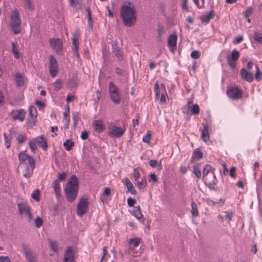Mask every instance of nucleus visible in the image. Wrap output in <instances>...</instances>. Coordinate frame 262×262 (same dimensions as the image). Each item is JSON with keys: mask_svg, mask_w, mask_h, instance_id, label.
<instances>
[{"mask_svg": "<svg viewBox=\"0 0 262 262\" xmlns=\"http://www.w3.org/2000/svg\"><path fill=\"white\" fill-rule=\"evenodd\" d=\"M59 182H57L56 181H53L52 183V185H53L54 190L55 191V193L57 199L61 197V189L59 185Z\"/></svg>", "mask_w": 262, "mask_h": 262, "instance_id": "b1692460", "label": "nucleus"}, {"mask_svg": "<svg viewBox=\"0 0 262 262\" xmlns=\"http://www.w3.org/2000/svg\"><path fill=\"white\" fill-rule=\"evenodd\" d=\"M18 211L20 214L25 213L28 216L30 220L32 218V215L30 211V208L26 203H20L18 204Z\"/></svg>", "mask_w": 262, "mask_h": 262, "instance_id": "2eb2a0df", "label": "nucleus"}, {"mask_svg": "<svg viewBox=\"0 0 262 262\" xmlns=\"http://www.w3.org/2000/svg\"><path fill=\"white\" fill-rule=\"evenodd\" d=\"M36 144H37V145L41 147L43 150H46L48 148V144H47V141L46 139V138L40 135L38 137H37L34 140Z\"/></svg>", "mask_w": 262, "mask_h": 262, "instance_id": "f3484780", "label": "nucleus"}, {"mask_svg": "<svg viewBox=\"0 0 262 262\" xmlns=\"http://www.w3.org/2000/svg\"><path fill=\"white\" fill-rule=\"evenodd\" d=\"M27 160L28 161L29 164L31 168H32V170L33 171V169L35 168V163L34 159L32 156H29Z\"/></svg>", "mask_w": 262, "mask_h": 262, "instance_id": "8fccbe9b", "label": "nucleus"}, {"mask_svg": "<svg viewBox=\"0 0 262 262\" xmlns=\"http://www.w3.org/2000/svg\"><path fill=\"white\" fill-rule=\"evenodd\" d=\"M22 249L25 257L28 262H37L36 253L31 250L29 245L23 244Z\"/></svg>", "mask_w": 262, "mask_h": 262, "instance_id": "39448f33", "label": "nucleus"}, {"mask_svg": "<svg viewBox=\"0 0 262 262\" xmlns=\"http://www.w3.org/2000/svg\"><path fill=\"white\" fill-rule=\"evenodd\" d=\"M133 214L138 219H140L143 217L139 206L134 207L133 210Z\"/></svg>", "mask_w": 262, "mask_h": 262, "instance_id": "c756f323", "label": "nucleus"}, {"mask_svg": "<svg viewBox=\"0 0 262 262\" xmlns=\"http://www.w3.org/2000/svg\"><path fill=\"white\" fill-rule=\"evenodd\" d=\"M133 176L135 181H137L139 178L140 173L139 172L138 168H134Z\"/></svg>", "mask_w": 262, "mask_h": 262, "instance_id": "680f3d73", "label": "nucleus"}, {"mask_svg": "<svg viewBox=\"0 0 262 262\" xmlns=\"http://www.w3.org/2000/svg\"><path fill=\"white\" fill-rule=\"evenodd\" d=\"M79 189V181L76 175H72L68 180L64 188L67 200L72 203L76 199Z\"/></svg>", "mask_w": 262, "mask_h": 262, "instance_id": "f03ea898", "label": "nucleus"}, {"mask_svg": "<svg viewBox=\"0 0 262 262\" xmlns=\"http://www.w3.org/2000/svg\"><path fill=\"white\" fill-rule=\"evenodd\" d=\"M215 15L214 10H211L209 13H206L204 15H202L200 17V19L202 22L205 24H208L211 18H213Z\"/></svg>", "mask_w": 262, "mask_h": 262, "instance_id": "6ab92c4d", "label": "nucleus"}, {"mask_svg": "<svg viewBox=\"0 0 262 262\" xmlns=\"http://www.w3.org/2000/svg\"><path fill=\"white\" fill-rule=\"evenodd\" d=\"M241 75L243 79L249 82H251L253 80L252 75L248 72L245 68L241 70Z\"/></svg>", "mask_w": 262, "mask_h": 262, "instance_id": "a211bd4d", "label": "nucleus"}, {"mask_svg": "<svg viewBox=\"0 0 262 262\" xmlns=\"http://www.w3.org/2000/svg\"><path fill=\"white\" fill-rule=\"evenodd\" d=\"M49 69L50 74L53 77H55L58 72V67L57 61L53 55H51L49 58Z\"/></svg>", "mask_w": 262, "mask_h": 262, "instance_id": "1a4fd4ad", "label": "nucleus"}, {"mask_svg": "<svg viewBox=\"0 0 262 262\" xmlns=\"http://www.w3.org/2000/svg\"><path fill=\"white\" fill-rule=\"evenodd\" d=\"M79 30L78 29L76 30L72 38V45L74 46H79Z\"/></svg>", "mask_w": 262, "mask_h": 262, "instance_id": "7c9ffc66", "label": "nucleus"}, {"mask_svg": "<svg viewBox=\"0 0 262 262\" xmlns=\"http://www.w3.org/2000/svg\"><path fill=\"white\" fill-rule=\"evenodd\" d=\"M108 93L110 99L114 104L117 105L121 102V94L119 88L111 81L108 84Z\"/></svg>", "mask_w": 262, "mask_h": 262, "instance_id": "7ed1b4c3", "label": "nucleus"}, {"mask_svg": "<svg viewBox=\"0 0 262 262\" xmlns=\"http://www.w3.org/2000/svg\"><path fill=\"white\" fill-rule=\"evenodd\" d=\"M21 19L19 16V12L16 10L12 12L11 15V22L10 25L12 30L14 34H17L20 33L21 31L20 25Z\"/></svg>", "mask_w": 262, "mask_h": 262, "instance_id": "20e7f679", "label": "nucleus"}, {"mask_svg": "<svg viewBox=\"0 0 262 262\" xmlns=\"http://www.w3.org/2000/svg\"><path fill=\"white\" fill-rule=\"evenodd\" d=\"M12 52L14 54V56L16 59H18L19 57V52L18 50L16 49V44L15 42H12Z\"/></svg>", "mask_w": 262, "mask_h": 262, "instance_id": "a19ab883", "label": "nucleus"}, {"mask_svg": "<svg viewBox=\"0 0 262 262\" xmlns=\"http://www.w3.org/2000/svg\"><path fill=\"white\" fill-rule=\"evenodd\" d=\"M94 126L95 130L99 133L102 132L104 129L102 121L100 120H95L94 123Z\"/></svg>", "mask_w": 262, "mask_h": 262, "instance_id": "5701e85b", "label": "nucleus"}, {"mask_svg": "<svg viewBox=\"0 0 262 262\" xmlns=\"http://www.w3.org/2000/svg\"><path fill=\"white\" fill-rule=\"evenodd\" d=\"M193 172L198 179H200L201 177V172L198 165L193 166Z\"/></svg>", "mask_w": 262, "mask_h": 262, "instance_id": "4c0bfd02", "label": "nucleus"}, {"mask_svg": "<svg viewBox=\"0 0 262 262\" xmlns=\"http://www.w3.org/2000/svg\"><path fill=\"white\" fill-rule=\"evenodd\" d=\"M63 262H75V252L72 247H68L64 253Z\"/></svg>", "mask_w": 262, "mask_h": 262, "instance_id": "f8f14e48", "label": "nucleus"}, {"mask_svg": "<svg viewBox=\"0 0 262 262\" xmlns=\"http://www.w3.org/2000/svg\"><path fill=\"white\" fill-rule=\"evenodd\" d=\"M4 141H5V146L7 148H9L10 147L11 145V140L9 139L8 136L6 133L4 134Z\"/></svg>", "mask_w": 262, "mask_h": 262, "instance_id": "603ef678", "label": "nucleus"}, {"mask_svg": "<svg viewBox=\"0 0 262 262\" xmlns=\"http://www.w3.org/2000/svg\"><path fill=\"white\" fill-rule=\"evenodd\" d=\"M131 6L132 3L127 2L120 9V17L123 25L127 27H131L136 21V9Z\"/></svg>", "mask_w": 262, "mask_h": 262, "instance_id": "f257e3e1", "label": "nucleus"}, {"mask_svg": "<svg viewBox=\"0 0 262 262\" xmlns=\"http://www.w3.org/2000/svg\"><path fill=\"white\" fill-rule=\"evenodd\" d=\"M24 7L30 10L34 9V5L32 4L31 0H24Z\"/></svg>", "mask_w": 262, "mask_h": 262, "instance_id": "37998d69", "label": "nucleus"}, {"mask_svg": "<svg viewBox=\"0 0 262 262\" xmlns=\"http://www.w3.org/2000/svg\"><path fill=\"white\" fill-rule=\"evenodd\" d=\"M151 139V134L149 131H147L146 134L143 137L142 140L144 142L149 143Z\"/></svg>", "mask_w": 262, "mask_h": 262, "instance_id": "864d4df0", "label": "nucleus"}, {"mask_svg": "<svg viewBox=\"0 0 262 262\" xmlns=\"http://www.w3.org/2000/svg\"><path fill=\"white\" fill-rule=\"evenodd\" d=\"M254 40L259 43H262V34L258 31L255 32Z\"/></svg>", "mask_w": 262, "mask_h": 262, "instance_id": "a18cd8bd", "label": "nucleus"}, {"mask_svg": "<svg viewBox=\"0 0 262 262\" xmlns=\"http://www.w3.org/2000/svg\"><path fill=\"white\" fill-rule=\"evenodd\" d=\"M166 33V29L165 27L160 24L158 25L157 28V39L159 41H162V37Z\"/></svg>", "mask_w": 262, "mask_h": 262, "instance_id": "aec40b11", "label": "nucleus"}, {"mask_svg": "<svg viewBox=\"0 0 262 262\" xmlns=\"http://www.w3.org/2000/svg\"><path fill=\"white\" fill-rule=\"evenodd\" d=\"M26 112L23 109L12 110L11 113V117L14 120L23 121L25 119Z\"/></svg>", "mask_w": 262, "mask_h": 262, "instance_id": "ddd939ff", "label": "nucleus"}, {"mask_svg": "<svg viewBox=\"0 0 262 262\" xmlns=\"http://www.w3.org/2000/svg\"><path fill=\"white\" fill-rule=\"evenodd\" d=\"M226 93L228 96L233 100H237L242 97V91L237 87H230L227 89Z\"/></svg>", "mask_w": 262, "mask_h": 262, "instance_id": "6e6552de", "label": "nucleus"}, {"mask_svg": "<svg viewBox=\"0 0 262 262\" xmlns=\"http://www.w3.org/2000/svg\"><path fill=\"white\" fill-rule=\"evenodd\" d=\"M29 155H28L24 153V152H20L18 155V159L20 161L19 165L24 164L25 163V161L27 160Z\"/></svg>", "mask_w": 262, "mask_h": 262, "instance_id": "f704fd0d", "label": "nucleus"}, {"mask_svg": "<svg viewBox=\"0 0 262 262\" xmlns=\"http://www.w3.org/2000/svg\"><path fill=\"white\" fill-rule=\"evenodd\" d=\"M27 140V137L25 134L19 133L18 134L17 141L18 144H22Z\"/></svg>", "mask_w": 262, "mask_h": 262, "instance_id": "ea45409f", "label": "nucleus"}, {"mask_svg": "<svg viewBox=\"0 0 262 262\" xmlns=\"http://www.w3.org/2000/svg\"><path fill=\"white\" fill-rule=\"evenodd\" d=\"M88 137H89V134L86 130H85L82 132L81 135H80V138L82 140H86L88 138Z\"/></svg>", "mask_w": 262, "mask_h": 262, "instance_id": "0e129e2a", "label": "nucleus"}, {"mask_svg": "<svg viewBox=\"0 0 262 262\" xmlns=\"http://www.w3.org/2000/svg\"><path fill=\"white\" fill-rule=\"evenodd\" d=\"M212 166L209 164H206L203 169V178H204L205 177L208 173L211 171L212 169Z\"/></svg>", "mask_w": 262, "mask_h": 262, "instance_id": "79ce46f5", "label": "nucleus"}, {"mask_svg": "<svg viewBox=\"0 0 262 262\" xmlns=\"http://www.w3.org/2000/svg\"><path fill=\"white\" fill-rule=\"evenodd\" d=\"M140 238L139 237H135L133 238H130L128 241V244L130 245H133V247H137L140 244Z\"/></svg>", "mask_w": 262, "mask_h": 262, "instance_id": "e433bc0d", "label": "nucleus"}, {"mask_svg": "<svg viewBox=\"0 0 262 262\" xmlns=\"http://www.w3.org/2000/svg\"><path fill=\"white\" fill-rule=\"evenodd\" d=\"M35 226L37 228L40 227L42 225V220L38 216H37L35 219Z\"/></svg>", "mask_w": 262, "mask_h": 262, "instance_id": "6e6d98bb", "label": "nucleus"}, {"mask_svg": "<svg viewBox=\"0 0 262 262\" xmlns=\"http://www.w3.org/2000/svg\"><path fill=\"white\" fill-rule=\"evenodd\" d=\"M256 68L255 79L259 81L261 79V72L257 65H256Z\"/></svg>", "mask_w": 262, "mask_h": 262, "instance_id": "4d7b16f0", "label": "nucleus"}, {"mask_svg": "<svg viewBox=\"0 0 262 262\" xmlns=\"http://www.w3.org/2000/svg\"><path fill=\"white\" fill-rule=\"evenodd\" d=\"M125 130V128L113 126L110 135L113 138H120L124 134Z\"/></svg>", "mask_w": 262, "mask_h": 262, "instance_id": "dca6fc26", "label": "nucleus"}, {"mask_svg": "<svg viewBox=\"0 0 262 262\" xmlns=\"http://www.w3.org/2000/svg\"><path fill=\"white\" fill-rule=\"evenodd\" d=\"M77 76L76 75H73L71 78H70L68 82V85L70 88H73L77 85Z\"/></svg>", "mask_w": 262, "mask_h": 262, "instance_id": "c85d7f7f", "label": "nucleus"}, {"mask_svg": "<svg viewBox=\"0 0 262 262\" xmlns=\"http://www.w3.org/2000/svg\"><path fill=\"white\" fill-rule=\"evenodd\" d=\"M201 137L205 142H207L209 140L208 126L207 125H204V128L202 132Z\"/></svg>", "mask_w": 262, "mask_h": 262, "instance_id": "bb28decb", "label": "nucleus"}, {"mask_svg": "<svg viewBox=\"0 0 262 262\" xmlns=\"http://www.w3.org/2000/svg\"><path fill=\"white\" fill-rule=\"evenodd\" d=\"M203 157V153L201 151L198 149H195L193 151L192 159H196L198 160L201 159Z\"/></svg>", "mask_w": 262, "mask_h": 262, "instance_id": "58836bf2", "label": "nucleus"}, {"mask_svg": "<svg viewBox=\"0 0 262 262\" xmlns=\"http://www.w3.org/2000/svg\"><path fill=\"white\" fill-rule=\"evenodd\" d=\"M67 177V173L62 172V173H59L58 178L55 179L54 181H56L58 182L60 181H63L66 180Z\"/></svg>", "mask_w": 262, "mask_h": 262, "instance_id": "de8ad7c7", "label": "nucleus"}, {"mask_svg": "<svg viewBox=\"0 0 262 262\" xmlns=\"http://www.w3.org/2000/svg\"><path fill=\"white\" fill-rule=\"evenodd\" d=\"M50 43L58 55H61L62 52V42L60 39L58 38H51L50 39Z\"/></svg>", "mask_w": 262, "mask_h": 262, "instance_id": "9b49d317", "label": "nucleus"}, {"mask_svg": "<svg viewBox=\"0 0 262 262\" xmlns=\"http://www.w3.org/2000/svg\"><path fill=\"white\" fill-rule=\"evenodd\" d=\"M146 180L145 179H144L141 182L138 183V186L139 188L142 189L146 187Z\"/></svg>", "mask_w": 262, "mask_h": 262, "instance_id": "052dcab7", "label": "nucleus"}, {"mask_svg": "<svg viewBox=\"0 0 262 262\" xmlns=\"http://www.w3.org/2000/svg\"><path fill=\"white\" fill-rule=\"evenodd\" d=\"M74 145V142L71 140L67 139L63 142V146L67 151L71 150Z\"/></svg>", "mask_w": 262, "mask_h": 262, "instance_id": "2f4dec72", "label": "nucleus"}, {"mask_svg": "<svg viewBox=\"0 0 262 262\" xmlns=\"http://www.w3.org/2000/svg\"><path fill=\"white\" fill-rule=\"evenodd\" d=\"M243 40V37L242 36H237L235 37L233 43L234 44H238L241 43Z\"/></svg>", "mask_w": 262, "mask_h": 262, "instance_id": "338daca9", "label": "nucleus"}, {"mask_svg": "<svg viewBox=\"0 0 262 262\" xmlns=\"http://www.w3.org/2000/svg\"><path fill=\"white\" fill-rule=\"evenodd\" d=\"M32 173H33V171H32L31 173H30L29 168L26 165V167L25 169L24 170V171H23V176L25 178H26L27 179H29L31 177V176H32Z\"/></svg>", "mask_w": 262, "mask_h": 262, "instance_id": "09e8293b", "label": "nucleus"}, {"mask_svg": "<svg viewBox=\"0 0 262 262\" xmlns=\"http://www.w3.org/2000/svg\"><path fill=\"white\" fill-rule=\"evenodd\" d=\"M73 120L74 126H76L79 120V116L77 114H73Z\"/></svg>", "mask_w": 262, "mask_h": 262, "instance_id": "e2e57ef3", "label": "nucleus"}, {"mask_svg": "<svg viewBox=\"0 0 262 262\" xmlns=\"http://www.w3.org/2000/svg\"><path fill=\"white\" fill-rule=\"evenodd\" d=\"M125 182L127 189V191L130 192L132 194H136L137 193V191L135 189L133 184L128 178H125Z\"/></svg>", "mask_w": 262, "mask_h": 262, "instance_id": "412c9836", "label": "nucleus"}, {"mask_svg": "<svg viewBox=\"0 0 262 262\" xmlns=\"http://www.w3.org/2000/svg\"><path fill=\"white\" fill-rule=\"evenodd\" d=\"M49 243L50 245V248L55 253H57L58 251V242L54 240H52L51 239H48Z\"/></svg>", "mask_w": 262, "mask_h": 262, "instance_id": "cd10ccee", "label": "nucleus"}, {"mask_svg": "<svg viewBox=\"0 0 262 262\" xmlns=\"http://www.w3.org/2000/svg\"><path fill=\"white\" fill-rule=\"evenodd\" d=\"M29 147H30L31 151H33V152H34L35 150L37 149L35 142L34 141H30L29 142Z\"/></svg>", "mask_w": 262, "mask_h": 262, "instance_id": "bf43d9fd", "label": "nucleus"}, {"mask_svg": "<svg viewBox=\"0 0 262 262\" xmlns=\"http://www.w3.org/2000/svg\"><path fill=\"white\" fill-rule=\"evenodd\" d=\"M0 262H11L8 256H0Z\"/></svg>", "mask_w": 262, "mask_h": 262, "instance_id": "774afa93", "label": "nucleus"}, {"mask_svg": "<svg viewBox=\"0 0 262 262\" xmlns=\"http://www.w3.org/2000/svg\"><path fill=\"white\" fill-rule=\"evenodd\" d=\"M181 8L183 11H188V6L187 5V0H181Z\"/></svg>", "mask_w": 262, "mask_h": 262, "instance_id": "3c124183", "label": "nucleus"}, {"mask_svg": "<svg viewBox=\"0 0 262 262\" xmlns=\"http://www.w3.org/2000/svg\"><path fill=\"white\" fill-rule=\"evenodd\" d=\"M63 83L62 80L61 79H57L53 83L54 90L56 91H59L62 87Z\"/></svg>", "mask_w": 262, "mask_h": 262, "instance_id": "473e14b6", "label": "nucleus"}, {"mask_svg": "<svg viewBox=\"0 0 262 262\" xmlns=\"http://www.w3.org/2000/svg\"><path fill=\"white\" fill-rule=\"evenodd\" d=\"M112 52L119 61L123 60V52L116 43L112 44Z\"/></svg>", "mask_w": 262, "mask_h": 262, "instance_id": "4468645a", "label": "nucleus"}, {"mask_svg": "<svg viewBox=\"0 0 262 262\" xmlns=\"http://www.w3.org/2000/svg\"><path fill=\"white\" fill-rule=\"evenodd\" d=\"M177 35L176 34H170L167 40L168 46H176L177 41Z\"/></svg>", "mask_w": 262, "mask_h": 262, "instance_id": "393cba45", "label": "nucleus"}, {"mask_svg": "<svg viewBox=\"0 0 262 262\" xmlns=\"http://www.w3.org/2000/svg\"><path fill=\"white\" fill-rule=\"evenodd\" d=\"M15 81L18 87L22 86L24 84V78L23 75L19 72L15 74Z\"/></svg>", "mask_w": 262, "mask_h": 262, "instance_id": "4be33fe9", "label": "nucleus"}, {"mask_svg": "<svg viewBox=\"0 0 262 262\" xmlns=\"http://www.w3.org/2000/svg\"><path fill=\"white\" fill-rule=\"evenodd\" d=\"M89 202L86 198H82L80 199L77 205V214L82 216L86 212L88 208Z\"/></svg>", "mask_w": 262, "mask_h": 262, "instance_id": "423d86ee", "label": "nucleus"}, {"mask_svg": "<svg viewBox=\"0 0 262 262\" xmlns=\"http://www.w3.org/2000/svg\"><path fill=\"white\" fill-rule=\"evenodd\" d=\"M252 10L253 9L251 7H249L246 9L244 12V15L246 18L251 14Z\"/></svg>", "mask_w": 262, "mask_h": 262, "instance_id": "69168bd1", "label": "nucleus"}, {"mask_svg": "<svg viewBox=\"0 0 262 262\" xmlns=\"http://www.w3.org/2000/svg\"><path fill=\"white\" fill-rule=\"evenodd\" d=\"M154 92L155 93V98L158 99L160 95V89L158 82L155 83L154 85Z\"/></svg>", "mask_w": 262, "mask_h": 262, "instance_id": "c03bdc74", "label": "nucleus"}, {"mask_svg": "<svg viewBox=\"0 0 262 262\" xmlns=\"http://www.w3.org/2000/svg\"><path fill=\"white\" fill-rule=\"evenodd\" d=\"M201 56V53L199 51L193 50L191 52L190 56L193 59H198Z\"/></svg>", "mask_w": 262, "mask_h": 262, "instance_id": "5fc2aeb1", "label": "nucleus"}, {"mask_svg": "<svg viewBox=\"0 0 262 262\" xmlns=\"http://www.w3.org/2000/svg\"><path fill=\"white\" fill-rule=\"evenodd\" d=\"M29 117L27 119L29 126H33L37 122V112L34 106H30L29 108Z\"/></svg>", "mask_w": 262, "mask_h": 262, "instance_id": "9d476101", "label": "nucleus"}, {"mask_svg": "<svg viewBox=\"0 0 262 262\" xmlns=\"http://www.w3.org/2000/svg\"><path fill=\"white\" fill-rule=\"evenodd\" d=\"M40 191L38 189H36L31 194V197L36 201H39L40 200L39 197Z\"/></svg>", "mask_w": 262, "mask_h": 262, "instance_id": "49530a36", "label": "nucleus"}, {"mask_svg": "<svg viewBox=\"0 0 262 262\" xmlns=\"http://www.w3.org/2000/svg\"><path fill=\"white\" fill-rule=\"evenodd\" d=\"M111 194V189L109 187H105L103 194L100 196V200L101 202H104L106 200L105 197L107 198Z\"/></svg>", "mask_w": 262, "mask_h": 262, "instance_id": "72a5a7b5", "label": "nucleus"}, {"mask_svg": "<svg viewBox=\"0 0 262 262\" xmlns=\"http://www.w3.org/2000/svg\"><path fill=\"white\" fill-rule=\"evenodd\" d=\"M191 213L193 216L195 217L199 215L197 205L195 202L192 201L191 203Z\"/></svg>", "mask_w": 262, "mask_h": 262, "instance_id": "c9c22d12", "label": "nucleus"}, {"mask_svg": "<svg viewBox=\"0 0 262 262\" xmlns=\"http://www.w3.org/2000/svg\"><path fill=\"white\" fill-rule=\"evenodd\" d=\"M127 203L129 207H133L136 203V201L132 198L129 197L127 200Z\"/></svg>", "mask_w": 262, "mask_h": 262, "instance_id": "13d9d810", "label": "nucleus"}, {"mask_svg": "<svg viewBox=\"0 0 262 262\" xmlns=\"http://www.w3.org/2000/svg\"><path fill=\"white\" fill-rule=\"evenodd\" d=\"M239 51L236 49H234L230 54L227 55V63L231 68H235L236 61L239 59Z\"/></svg>", "mask_w": 262, "mask_h": 262, "instance_id": "0eeeda50", "label": "nucleus"}, {"mask_svg": "<svg viewBox=\"0 0 262 262\" xmlns=\"http://www.w3.org/2000/svg\"><path fill=\"white\" fill-rule=\"evenodd\" d=\"M191 101H189L187 103L188 105V107L190 108V111L191 114L194 115H198L200 113V107L197 104H194L192 105V107H190V105L191 104Z\"/></svg>", "mask_w": 262, "mask_h": 262, "instance_id": "a878e982", "label": "nucleus"}]
</instances>
